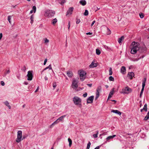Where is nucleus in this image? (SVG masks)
Instances as JSON below:
<instances>
[{"mask_svg": "<svg viewBox=\"0 0 149 149\" xmlns=\"http://www.w3.org/2000/svg\"><path fill=\"white\" fill-rule=\"evenodd\" d=\"M131 53L132 54H135L139 49V45L138 42H133L131 45Z\"/></svg>", "mask_w": 149, "mask_h": 149, "instance_id": "1", "label": "nucleus"}, {"mask_svg": "<svg viewBox=\"0 0 149 149\" xmlns=\"http://www.w3.org/2000/svg\"><path fill=\"white\" fill-rule=\"evenodd\" d=\"M73 101L74 104L76 105H79V107L81 106V99L77 96H75L73 98Z\"/></svg>", "mask_w": 149, "mask_h": 149, "instance_id": "2", "label": "nucleus"}, {"mask_svg": "<svg viewBox=\"0 0 149 149\" xmlns=\"http://www.w3.org/2000/svg\"><path fill=\"white\" fill-rule=\"evenodd\" d=\"M78 74L80 77V79L83 81L86 78V72L82 70H79L78 71Z\"/></svg>", "mask_w": 149, "mask_h": 149, "instance_id": "3", "label": "nucleus"}, {"mask_svg": "<svg viewBox=\"0 0 149 149\" xmlns=\"http://www.w3.org/2000/svg\"><path fill=\"white\" fill-rule=\"evenodd\" d=\"M55 14V12L54 11L52 10H47L45 12V16L48 17H51L54 16Z\"/></svg>", "mask_w": 149, "mask_h": 149, "instance_id": "4", "label": "nucleus"}, {"mask_svg": "<svg viewBox=\"0 0 149 149\" xmlns=\"http://www.w3.org/2000/svg\"><path fill=\"white\" fill-rule=\"evenodd\" d=\"M132 89L128 86H126L122 89V91L120 92L121 93L124 94H128L132 92Z\"/></svg>", "mask_w": 149, "mask_h": 149, "instance_id": "5", "label": "nucleus"}, {"mask_svg": "<svg viewBox=\"0 0 149 149\" xmlns=\"http://www.w3.org/2000/svg\"><path fill=\"white\" fill-rule=\"evenodd\" d=\"M22 133L21 131L19 130L17 132V138L16 139V141L17 143L20 142L23 139H25L24 137H23V139H22Z\"/></svg>", "mask_w": 149, "mask_h": 149, "instance_id": "6", "label": "nucleus"}, {"mask_svg": "<svg viewBox=\"0 0 149 149\" xmlns=\"http://www.w3.org/2000/svg\"><path fill=\"white\" fill-rule=\"evenodd\" d=\"M27 76L28 77L27 79V80L29 81L31 80L32 79L33 77L32 72L31 71H28Z\"/></svg>", "mask_w": 149, "mask_h": 149, "instance_id": "7", "label": "nucleus"}, {"mask_svg": "<svg viewBox=\"0 0 149 149\" xmlns=\"http://www.w3.org/2000/svg\"><path fill=\"white\" fill-rule=\"evenodd\" d=\"M101 86H99L98 87L96 90V96L95 98V100H97L99 96V93L100 91H101Z\"/></svg>", "mask_w": 149, "mask_h": 149, "instance_id": "8", "label": "nucleus"}, {"mask_svg": "<svg viewBox=\"0 0 149 149\" xmlns=\"http://www.w3.org/2000/svg\"><path fill=\"white\" fill-rule=\"evenodd\" d=\"M72 88L74 89H76L78 87L77 82L75 80H73L72 85Z\"/></svg>", "mask_w": 149, "mask_h": 149, "instance_id": "9", "label": "nucleus"}, {"mask_svg": "<svg viewBox=\"0 0 149 149\" xmlns=\"http://www.w3.org/2000/svg\"><path fill=\"white\" fill-rule=\"evenodd\" d=\"M94 98V96H91L88 97L87 99V103H91L93 102Z\"/></svg>", "mask_w": 149, "mask_h": 149, "instance_id": "10", "label": "nucleus"}, {"mask_svg": "<svg viewBox=\"0 0 149 149\" xmlns=\"http://www.w3.org/2000/svg\"><path fill=\"white\" fill-rule=\"evenodd\" d=\"M134 76V74L133 72H129L127 74V77L130 79H132L133 77Z\"/></svg>", "mask_w": 149, "mask_h": 149, "instance_id": "11", "label": "nucleus"}, {"mask_svg": "<svg viewBox=\"0 0 149 149\" xmlns=\"http://www.w3.org/2000/svg\"><path fill=\"white\" fill-rule=\"evenodd\" d=\"M74 10L73 7H70L69 8L66 13V15H71L72 13V11Z\"/></svg>", "mask_w": 149, "mask_h": 149, "instance_id": "12", "label": "nucleus"}, {"mask_svg": "<svg viewBox=\"0 0 149 149\" xmlns=\"http://www.w3.org/2000/svg\"><path fill=\"white\" fill-rule=\"evenodd\" d=\"M66 116V115H63L59 118L56 121L57 123L60 121H63V118Z\"/></svg>", "mask_w": 149, "mask_h": 149, "instance_id": "13", "label": "nucleus"}, {"mask_svg": "<svg viewBox=\"0 0 149 149\" xmlns=\"http://www.w3.org/2000/svg\"><path fill=\"white\" fill-rule=\"evenodd\" d=\"M126 69L125 67L123 66L120 69V72L123 74H125L126 73Z\"/></svg>", "mask_w": 149, "mask_h": 149, "instance_id": "14", "label": "nucleus"}, {"mask_svg": "<svg viewBox=\"0 0 149 149\" xmlns=\"http://www.w3.org/2000/svg\"><path fill=\"white\" fill-rule=\"evenodd\" d=\"M114 92V88H113L112 89V90L111 92H110L109 94L108 97V99H109L110 98H111L112 96V95H113Z\"/></svg>", "mask_w": 149, "mask_h": 149, "instance_id": "15", "label": "nucleus"}, {"mask_svg": "<svg viewBox=\"0 0 149 149\" xmlns=\"http://www.w3.org/2000/svg\"><path fill=\"white\" fill-rule=\"evenodd\" d=\"M66 73L68 76L69 77H71L73 76V73L70 71H68Z\"/></svg>", "mask_w": 149, "mask_h": 149, "instance_id": "16", "label": "nucleus"}, {"mask_svg": "<svg viewBox=\"0 0 149 149\" xmlns=\"http://www.w3.org/2000/svg\"><path fill=\"white\" fill-rule=\"evenodd\" d=\"M116 136V135H113L112 136H110L108 137H107L106 138V139L107 140V141H109L110 140L113 139V138Z\"/></svg>", "mask_w": 149, "mask_h": 149, "instance_id": "17", "label": "nucleus"}, {"mask_svg": "<svg viewBox=\"0 0 149 149\" xmlns=\"http://www.w3.org/2000/svg\"><path fill=\"white\" fill-rule=\"evenodd\" d=\"M111 112H113V113H115L117 114H118L119 115H120L121 114V112L118 110H113L111 111Z\"/></svg>", "mask_w": 149, "mask_h": 149, "instance_id": "18", "label": "nucleus"}, {"mask_svg": "<svg viewBox=\"0 0 149 149\" xmlns=\"http://www.w3.org/2000/svg\"><path fill=\"white\" fill-rule=\"evenodd\" d=\"M79 3L82 6H84L86 4V2L85 0H81L79 1Z\"/></svg>", "mask_w": 149, "mask_h": 149, "instance_id": "19", "label": "nucleus"}, {"mask_svg": "<svg viewBox=\"0 0 149 149\" xmlns=\"http://www.w3.org/2000/svg\"><path fill=\"white\" fill-rule=\"evenodd\" d=\"M97 64L96 63L92 62L91 64L89 66L90 68H93L96 67Z\"/></svg>", "mask_w": 149, "mask_h": 149, "instance_id": "20", "label": "nucleus"}, {"mask_svg": "<svg viewBox=\"0 0 149 149\" xmlns=\"http://www.w3.org/2000/svg\"><path fill=\"white\" fill-rule=\"evenodd\" d=\"M5 104L9 108V109H10L11 108V107L10 105H9V103L7 101H6L4 102Z\"/></svg>", "mask_w": 149, "mask_h": 149, "instance_id": "21", "label": "nucleus"}, {"mask_svg": "<svg viewBox=\"0 0 149 149\" xmlns=\"http://www.w3.org/2000/svg\"><path fill=\"white\" fill-rule=\"evenodd\" d=\"M149 118V110L148 113H147V115L144 118V120H147Z\"/></svg>", "mask_w": 149, "mask_h": 149, "instance_id": "22", "label": "nucleus"}, {"mask_svg": "<svg viewBox=\"0 0 149 149\" xmlns=\"http://www.w3.org/2000/svg\"><path fill=\"white\" fill-rule=\"evenodd\" d=\"M124 39V37L123 36H122L120 38H119L118 40V41L119 43H120L121 42L122 40Z\"/></svg>", "mask_w": 149, "mask_h": 149, "instance_id": "23", "label": "nucleus"}, {"mask_svg": "<svg viewBox=\"0 0 149 149\" xmlns=\"http://www.w3.org/2000/svg\"><path fill=\"white\" fill-rule=\"evenodd\" d=\"M57 22V20L56 18H55L52 21V23L53 25H54Z\"/></svg>", "mask_w": 149, "mask_h": 149, "instance_id": "24", "label": "nucleus"}, {"mask_svg": "<svg viewBox=\"0 0 149 149\" xmlns=\"http://www.w3.org/2000/svg\"><path fill=\"white\" fill-rule=\"evenodd\" d=\"M48 69H49L50 70H52V67L51 65L50 64L48 66L46 67L42 71H44L45 70Z\"/></svg>", "mask_w": 149, "mask_h": 149, "instance_id": "25", "label": "nucleus"}, {"mask_svg": "<svg viewBox=\"0 0 149 149\" xmlns=\"http://www.w3.org/2000/svg\"><path fill=\"white\" fill-rule=\"evenodd\" d=\"M30 19H31V24H32L33 22V19H34V17H33V15H32L30 17Z\"/></svg>", "mask_w": 149, "mask_h": 149, "instance_id": "26", "label": "nucleus"}, {"mask_svg": "<svg viewBox=\"0 0 149 149\" xmlns=\"http://www.w3.org/2000/svg\"><path fill=\"white\" fill-rule=\"evenodd\" d=\"M68 141L69 143V146L70 147H71L72 144V141L70 138H68Z\"/></svg>", "mask_w": 149, "mask_h": 149, "instance_id": "27", "label": "nucleus"}, {"mask_svg": "<svg viewBox=\"0 0 149 149\" xmlns=\"http://www.w3.org/2000/svg\"><path fill=\"white\" fill-rule=\"evenodd\" d=\"M96 134H94L93 135V136L95 138H96L97 137V135L98 134V131H96Z\"/></svg>", "mask_w": 149, "mask_h": 149, "instance_id": "28", "label": "nucleus"}, {"mask_svg": "<svg viewBox=\"0 0 149 149\" xmlns=\"http://www.w3.org/2000/svg\"><path fill=\"white\" fill-rule=\"evenodd\" d=\"M143 109L144 110V111H147V104H145L144 107L143 108Z\"/></svg>", "mask_w": 149, "mask_h": 149, "instance_id": "29", "label": "nucleus"}, {"mask_svg": "<svg viewBox=\"0 0 149 149\" xmlns=\"http://www.w3.org/2000/svg\"><path fill=\"white\" fill-rule=\"evenodd\" d=\"M85 16H87L88 14V12L87 10H85V12L84 14Z\"/></svg>", "mask_w": 149, "mask_h": 149, "instance_id": "30", "label": "nucleus"}, {"mask_svg": "<svg viewBox=\"0 0 149 149\" xmlns=\"http://www.w3.org/2000/svg\"><path fill=\"white\" fill-rule=\"evenodd\" d=\"M101 52L98 49H96V54L98 55H99L100 54Z\"/></svg>", "mask_w": 149, "mask_h": 149, "instance_id": "31", "label": "nucleus"}, {"mask_svg": "<svg viewBox=\"0 0 149 149\" xmlns=\"http://www.w3.org/2000/svg\"><path fill=\"white\" fill-rule=\"evenodd\" d=\"M109 81H114V78L112 76H110L109 77Z\"/></svg>", "mask_w": 149, "mask_h": 149, "instance_id": "32", "label": "nucleus"}, {"mask_svg": "<svg viewBox=\"0 0 149 149\" xmlns=\"http://www.w3.org/2000/svg\"><path fill=\"white\" fill-rule=\"evenodd\" d=\"M11 16H8V19L9 23L10 24H11Z\"/></svg>", "mask_w": 149, "mask_h": 149, "instance_id": "33", "label": "nucleus"}, {"mask_svg": "<svg viewBox=\"0 0 149 149\" xmlns=\"http://www.w3.org/2000/svg\"><path fill=\"white\" fill-rule=\"evenodd\" d=\"M109 75H111L112 74V68H110L109 70Z\"/></svg>", "mask_w": 149, "mask_h": 149, "instance_id": "34", "label": "nucleus"}, {"mask_svg": "<svg viewBox=\"0 0 149 149\" xmlns=\"http://www.w3.org/2000/svg\"><path fill=\"white\" fill-rule=\"evenodd\" d=\"M49 42V40L47 38H45L44 39V43H48Z\"/></svg>", "mask_w": 149, "mask_h": 149, "instance_id": "35", "label": "nucleus"}, {"mask_svg": "<svg viewBox=\"0 0 149 149\" xmlns=\"http://www.w3.org/2000/svg\"><path fill=\"white\" fill-rule=\"evenodd\" d=\"M139 16L141 18H143L144 17V15H143L142 13H139Z\"/></svg>", "mask_w": 149, "mask_h": 149, "instance_id": "36", "label": "nucleus"}, {"mask_svg": "<svg viewBox=\"0 0 149 149\" xmlns=\"http://www.w3.org/2000/svg\"><path fill=\"white\" fill-rule=\"evenodd\" d=\"M32 9L34 10V13H35L36 12V6H33Z\"/></svg>", "mask_w": 149, "mask_h": 149, "instance_id": "37", "label": "nucleus"}, {"mask_svg": "<svg viewBox=\"0 0 149 149\" xmlns=\"http://www.w3.org/2000/svg\"><path fill=\"white\" fill-rule=\"evenodd\" d=\"M104 47L107 50H108L110 49V48L109 47H108L106 46V45H104Z\"/></svg>", "mask_w": 149, "mask_h": 149, "instance_id": "38", "label": "nucleus"}, {"mask_svg": "<svg viewBox=\"0 0 149 149\" xmlns=\"http://www.w3.org/2000/svg\"><path fill=\"white\" fill-rule=\"evenodd\" d=\"M56 86V83H54L53 84V86L54 88V89Z\"/></svg>", "mask_w": 149, "mask_h": 149, "instance_id": "39", "label": "nucleus"}, {"mask_svg": "<svg viewBox=\"0 0 149 149\" xmlns=\"http://www.w3.org/2000/svg\"><path fill=\"white\" fill-rule=\"evenodd\" d=\"M66 2L65 0H62L61 2V5H63L64 3Z\"/></svg>", "mask_w": 149, "mask_h": 149, "instance_id": "40", "label": "nucleus"}, {"mask_svg": "<svg viewBox=\"0 0 149 149\" xmlns=\"http://www.w3.org/2000/svg\"><path fill=\"white\" fill-rule=\"evenodd\" d=\"M87 95V94L86 93H85L83 95V96L84 97H86Z\"/></svg>", "mask_w": 149, "mask_h": 149, "instance_id": "41", "label": "nucleus"}, {"mask_svg": "<svg viewBox=\"0 0 149 149\" xmlns=\"http://www.w3.org/2000/svg\"><path fill=\"white\" fill-rule=\"evenodd\" d=\"M80 22V21L79 19H77L76 23L77 24H79Z\"/></svg>", "mask_w": 149, "mask_h": 149, "instance_id": "42", "label": "nucleus"}, {"mask_svg": "<svg viewBox=\"0 0 149 149\" xmlns=\"http://www.w3.org/2000/svg\"><path fill=\"white\" fill-rule=\"evenodd\" d=\"M1 84L2 86H4L5 85V83L3 81H1Z\"/></svg>", "mask_w": 149, "mask_h": 149, "instance_id": "43", "label": "nucleus"}, {"mask_svg": "<svg viewBox=\"0 0 149 149\" xmlns=\"http://www.w3.org/2000/svg\"><path fill=\"white\" fill-rule=\"evenodd\" d=\"M58 123H57L56 121V120L55 121L54 123H53L52 124V125L53 126V125H54L55 124H57Z\"/></svg>", "mask_w": 149, "mask_h": 149, "instance_id": "44", "label": "nucleus"}, {"mask_svg": "<svg viewBox=\"0 0 149 149\" xmlns=\"http://www.w3.org/2000/svg\"><path fill=\"white\" fill-rule=\"evenodd\" d=\"M47 59H45L44 61V65H45L46 64V63L47 61Z\"/></svg>", "mask_w": 149, "mask_h": 149, "instance_id": "45", "label": "nucleus"}, {"mask_svg": "<svg viewBox=\"0 0 149 149\" xmlns=\"http://www.w3.org/2000/svg\"><path fill=\"white\" fill-rule=\"evenodd\" d=\"M70 22H68V29L69 30V29H70Z\"/></svg>", "mask_w": 149, "mask_h": 149, "instance_id": "46", "label": "nucleus"}, {"mask_svg": "<svg viewBox=\"0 0 149 149\" xmlns=\"http://www.w3.org/2000/svg\"><path fill=\"white\" fill-rule=\"evenodd\" d=\"M139 59H140V58H135V59H134V60H133V61H137Z\"/></svg>", "mask_w": 149, "mask_h": 149, "instance_id": "47", "label": "nucleus"}, {"mask_svg": "<svg viewBox=\"0 0 149 149\" xmlns=\"http://www.w3.org/2000/svg\"><path fill=\"white\" fill-rule=\"evenodd\" d=\"M95 22V20L93 21L92 22V24H91V26H92L94 24Z\"/></svg>", "mask_w": 149, "mask_h": 149, "instance_id": "48", "label": "nucleus"}, {"mask_svg": "<svg viewBox=\"0 0 149 149\" xmlns=\"http://www.w3.org/2000/svg\"><path fill=\"white\" fill-rule=\"evenodd\" d=\"M144 79V80L143 81L142 83H145L146 81V78H145Z\"/></svg>", "mask_w": 149, "mask_h": 149, "instance_id": "49", "label": "nucleus"}, {"mask_svg": "<svg viewBox=\"0 0 149 149\" xmlns=\"http://www.w3.org/2000/svg\"><path fill=\"white\" fill-rule=\"evenodd\" d=\"M145 85V83H142V88H144Z\"/></svg>", "mask_w": 149, "mask_h": 149, "instance_id": "50", "label": "nucleus"}, {"mask_svg": "<svg viewBox=\"0 0 149 149\" xmlns=\"http://www.w3.org/2000/svg\"><path fill=\"white\" fill-rule=\"evenodd\" d=\"M23 70L24 71H25L26 70V68L25 66H24L23 68Z\"/></svg>", "mask_w": 149, "mask_h": 149, "instance_id": "51", "label": "nucleus"}, {"mask_svg": "<svg viewBox=\"0 0 149 149\" xmlns=\"http://www.w3.org/2000/svg\"><path fill=\"white\" fill-rule=\"evenodd\" d=\"M10 70H8L6 71V74H9L10 73Z\"/></svg>", "mask_w": 149, "mask_h": 149, "instance_id": "52", "label": "nucleus"}, {"mask_svg": "<svg viewBox=\"0 0 149 149\" xmlns=\"http://www.w3.org/2000/svg\"><path fill=\"white\" fill-rule=\"evenodd\" d=\"M2 37V33H0V40L1 39Z\"/></svg>", "mask_w": 149, "mask_h": 149, "instance_id": "53", "label": "nucleus"}, {"mask_svg": "<svg viewBox=\"0 0 149 149\" xmlns=\"http://www.w3.org/2000/svg\"><path fill=\"white\" fill-rule=\"evenodd\" d=\"M87 85L91 87L92 86V84H88Z\"/></svg>", "mask_w": 149, "mask_h": 149, "instance_id": "54", "label": "nucleus"}, {"mask_svg": "<svg viewBox=\"0 0 149 149\" xmlns=\"http://www.w3.org/2000/svg\"><path fill=\"white\" fill-rule=\"evenodd\" d=\"M92 34V33H91L90 32L87 33H86V35H91V34Z\"/></svg>", "mask_w": 149, "mask_h": 149, "instance_id": "55", "label": "nucleus"}, {"mask_svg": "<svg viewBox=\"0 0 149 149\" xmlns=\"http://www.w3.org/2000/svg\"><path fill=\"white\" fill-rule=\"evenodd\" d=\"M90 146L88 145H87L86 149H89L90 148Z\"/></svg>", "mask_w": 149, "mask_h": 149, "instance_id": "56", "label": "nucleus"}, {"mask_svg": "<svg viewBox=\"0 0 149 149\" xmlns=\"http://www.w3.org/2000/svg\"><path fill=\"white\" fill-rule=\"evenodd\" d=\"M144 88H142L141 89V92H142V93L143 92V91H144Z\"/></svg>", "mask_w": 149, "mask_h": 149, "instance_id": "57", "label": "nucleus"}, {"mask_svg": "<svg viewBox=\"0 0 149 149\" xmlns=\"http://www.w3.org/2000/svg\"><path fill=\"white\" fill-rule=\"evenodd\" d=\"M107 30H108V31H109V34H110L111 33V31L108 28H107Z\"/></svg>", "mask_w": 149, "mask_h": 149, "instance_id": "58", "label": "nucleus"}, {"mask_svg": "<svg viewBox=\"0 0 149 149\" xmlns=\"http://www.w3.org/2000/svg\"><path fill=\"white\" fill-rule=\"evenodd\" d=\"M143 93H142V92H140V97H141V96H142V94Z\"/></svg>", "mask_w": 149, "mask_h": 149, "instance_id": "59", "label": "nucleus"}, {"mask_svg": "<svg viewBox=\"0 0 149 149\" xmlns=\"http://www.w3.org/2000/svg\"><path fill=\"white\" fill-rule=\"evenodd\" d=\"M44 78L45 80H48V78L46 76H45Z\"/></svg>", "mask_w": 149, "mask_h": 149, "instance_id": "60", "label": "nucleus"}, {"mask_svg": "<svg viewBox=\"0 0 149 149\" xmlns=\"http://www.w3.org/2000/svg\"><path fill=\"white\" fill-rule=\"evenodd\" d=\"M99 148H100L99 146H98L97 147H96L95 148H94V149H99Z\"/></svg>", "mask_w": 149, "mask_h": 149, "instance_id": "61", "label": "nucleus"}, {"mask_svg": "<svg viewBox=\"0 0 149 149\" xmlns=\"http://www.w3.org/2000/svg\"><path fill=\"white\" fill-rule=\"evenodd\" d=\"M38 89H39V87H38L37 88V89H36V90L35 91V92H37L38 91Z\"/></svg>", "mask_w": 149, "mask_h": 149, "instance_id": "62", "label": "nucleus"}, {"mask_svg": "<svg viewBox=\"0 0 149 149\" xmlns=\"http://www.w3.org/2000/svg\"><path fill=\"white\" fill-rule=\"evenodd\" d=\"M24 84L25 85H27L28 84V83L26 82H24Z\"/></svg>", "mask_w": 149, "mask_h": 149, "instance_id": "63", "label": "nucleus"}, {"mask_svg": "<svg viewBox=\"0 0 149 149\" xmlns=\"http://www.w3.org/2000/svg\"><path fill=\"white\" fill-rule=\"evenodd\" d=\"M91 145V143H90V142H89L88 143V144H87V145H88L90 146Z\"/></svg>", "mask_w": 149, "mask_h": 149, "instance_id": "64", "label": "nucleus"}]
</instances>
